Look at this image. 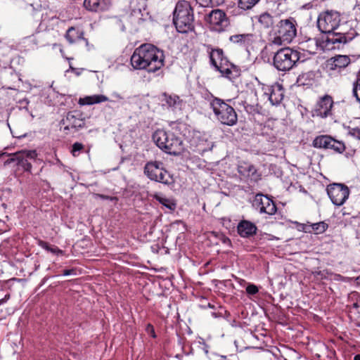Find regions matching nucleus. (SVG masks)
I'll return each instance as SVG.
<instances>
[{"label":"nucleus","instance_id":"f257e3e1","mask_svg":"<svg viewBox=\"0 0 360 360\" xmlns=\"http://www.w3.org/2000/svg\"><path fill=\"white\" fill-rule=\"evenodd\" d=\"M131 64L134 69L155 72L163 67L164 54L154 45L144 44L134 51L131 57Z\"/></svg>","mask_w":360,"mask_h":360},{"label":"nucleus","instance_id":"f03ea898","mask_svg":"<svg viewBox=\"0 0 360 360\" xmlns=\"http://www.w3.org/2000/svg\"><path fill=\"white\" fill-rule=\"evenodd\" d=\"M355 24L353 20H344L342 18L335 32L326 35L323 41L324 48L327 50L339 49L352 41L357 34Z\"/></svg>","mask_w":360,"mask_h":360},{"label":"nucleus","instance_id":"7ed1b4c3","mask_svg":"<svg viewBox=\"0 0 360 360\" xmlns=\"http://www.w3.org/2000/svg\"><path fill=\"white\" fill-rule=\"evenodd\" d=\"M193 13L190 3L187 1H179L173 13V22L176 30L181 33H187L193 27Z\"/></svg>","mask_w":360,"mask_h":360},{"label":"nucleus","instance_id":"20e7f679","mask_svg":"<svg viewBox=\"0 0 360 360\" xmlns=\"http://www.w3.org/2000/svg\"><path fill=\"white\" fill-rule=\"evenodd\" d=\"M153 139L156 145L167 153L177 155L184 150L183 141L172 133L158 129L154 132Z\"/></svg>","mask_w":360,"mask_h":360},{"label":"nucleus","instance_id":"39448f33","mask_svg":"<svg viewBox=\"0 0 360 360\" xmlns=\"http://www.w3.org/2000/svg\"><path fill=\"white\" fill-rule=\"evenodd\" d=\"M302 59V53L290 48H283L278 50L274 56L273 63L279 71H288L296 65Z\"/></svg>","mask_w":360,"mask_h":360},{"label":"nucleus","instance_id":"423d86ee","mask_svg":"<svg viewBox=\"0 0 360 360\" xmlns=\"http://www.w3.org/2000/svg\"><path fill=\"white\" fill-rule=\"evenodd\" d=\"M210 106L219 122L222 124L233 126L237 123V114L231 105L223 100L214 98L210 101Z\"/></svg>","mask_w":360,"mask_h":360},{"label":"nucleus","instance_id":"0eeeda50","mask_svg":"<svg viewBox=\"0 0 360 360\" xmlns=\"http://www.w3.org/2000/svg\"><path fill=\"white\" fill-rule=\"evenodd\" d=\"M144 174L152 181L164 184L172 181L169 173L163 168V164L158 161L148 162L144 167Z\"/></svg>","mask_w":360,"mask_h":360},{"label":"nucleus","instance_id":"6e6552de","mask_svg":"<svg viewBox=\"0 0 360 360\" xmlns=\"http://www.w3.org/2000/svg\"><path fill=\"white\" fill-rule=\"evenodd\" d=\"M341 19L340 13L335 11H326L319 14L317 25L321 32L329 35L335 32L339 22H341Z\"/></svg>","mask_w":360,"mask_h":360},{"label":"nucleus","instance_id":"1a4fd4ad","mask_svg":"<svg viewBox=\"0 0 360 360\" xmlns=\"http://www.w3.org/2000/svg\"><path fill=\"white\" fill-rule=\"evenodd\" d=\"M205 20L212 30L218 32L224 31L229 24L226 13L220 9L212 10L205 16Z\"/></svg>","mask_w":360,"mask_h":360},{"label":"nucleus","instance_id":"9d476101","mask_svg":"<svg viewBox=\"0 0 360 360\" xmlns=\"http://www.w3.org/2000/svg\"><path fill=\"white\" fill-rule=\"evenodd\" d=\"M296 21L290 18L285 20H281L276 25V30H274V34L281 35V37L289 44L297 34Z\"/></svg>","mask_w":360,"mask_h":360},{"label":"nucleus","instance_id":"9b49d317","mask_svg":"<svg viewBox=\"0 0 360 360\" xmlns=\"http://www.w3.org/2000/svg\"><path fill=\"white\" fill-rule=\"evenodd\" d=\"M60 124L64 126L63 131L66 134L70 131L74 133L85 125L84 119L81 112L78 111L70 112L67 114L65 118L63 119Z\"/></svg>","mask_w":360,"mask_h":360},{"label":"nucleus","instance_id":"f8f14e48","mask_svg":"<svg viewBox=\"0 0 360 360\" xmlns=\"http://www.w3.org/2000/svg\"><path fill=\"white\" fill-rule=\"evenodd\" d=\"M37 155L35 150H21L13 154L11 158L5 161L4 165L16 162V165L22 167L25 171L30 172L32 164L29 160H35Z\"/></svg>","mask_w":360,"mask_h":360},{"label":"nucleus","instance_id":"ddd939ff","mask_svg":"<svg viewBox=\"0 0 360 360\" xmlns=\"http://www.w3.org/2000/svg\"><path fill=\"white\" fill-rule=\"evenodd\" d=\"M327 193L334 205L341 206L348 198L349 190L348 187L344 184H333L328 186Z\"/></svg>","mask_w":360,"mask_h":360},{"label":"nucleus","instance_id":"4468645a","mask_svg":"<svg viewBox=\"0 0 360 360\" xmlns=\"http://www.w3.org/2000/svg\"><path fill=\"white\" fill-rule=\"evenodd\" d=\"M313 146L315 148L333 149L339 153L343 152L345 148L342 142L337 141L327 135H321L316 137L313 141Z\"/></svg>","mask_w":360,"mask_h":360},{"label":"nucleus","instance_id":"2eb2a0df","mask_svg":"<svg viewBox=\"0 0 360 360\" xmlns=\"http://www.w3.org/2000/svg\"><path fill=\"white\" fill-rule=\"evenodd\" d=\"M264 96L266 98L272 105H279L284 98V89L278 83L273 85H264L262 87Z\"/></svg>","mask_w":360,"mask_h":360},{"label":"nucleus","instance_id":"dca6fc26","mask_svg":"<svg viewBox=\"0 0 360 360\" xmlns=\"http://www.w3.org/2000/svg\"><path fill=\"white\" fill-rule=\"evenodd\" d=\"M253 206L259 210L260 213L273 215L276 212L277 208L274 201L266 195L257 193L253 200Z\"/></svg>","mask_w":360,"mask_h":360},{"label":"nucleus","instance_id":"f3484780","mask_svg":"<svg viewBox=\"0 0 360 360\" xmlns=\"http://www.w3.org/2000/svg\"><path fill=\"white\" fill-rule=\"evenodd\" d=\"M351 60L349 56L345 55H338L330 58L326 63V68L331 71L340 72L350 63Z\"/></svg>","mask_w":360,"mask_h":360},{"label":"nucleus","instance_id":"a211bd4d","mask_svg":"<svg viewBox=\"0 0 360 360\" xmlns=\"http://www.w3.org/2000/svg\"><path fill=\"white\" fill-rule=\"evenodd\" d=\"M110 6V0H84V6L87 10L94 12L106 11Z\"/></svg>","mask_w":360,"mask_h":360},{"label":"nucleus","instance_id":"6ab92c4d","mask_svg":"<svg viewBox=\"0 0 360 360\" xmlns=\"http://www.w3.org/2000/svg\"><path fill=\"white\" fill-rule=\"evenodd\" d=\"M210 58L212 65L219 71L227 64L228 60L224 56L223 50L221 49H212Z\"/></svg>","mask_w":360,"mask_h":360},{"label":"nucleus","instance_id":"aec40b11","mask_svg":"<svg viewBox=\"0 0 360 360\" xmlns=\"http://www.w3.org/2000/svg\"><path fill=\"white\" fill-rule=\"evenodd\" d=\"M238 233L241 237L248 238L255 235L257 232V226L255 224L248 220H242L237 226Z\"/></svg>","mask_w":360,"mask_h":360},{"label":"nucleus","instance_id":"412c9836","mask_svg":"<svg viewBox=\"0 0 360 360\" xmlns=\"http://www.w3.org/2000/svg\"><path fill=\"white\" fill-rule=\"evenodd\" d=\"M333 103V102L330 96H325L323 98H321V99L318 103V115L323 117H326L328 115H330Z\"/></svg>","mask_w":360,"mask_h":360},{"label":"nucleus","instance_id":"4be33fe9","mask_svg":"<svg viewBox=\"0 0 360 360\" xmlns=\"http://www.w3.org/2000/svg\"><path fill=\"white\" fill-rule=\"evenodd\" d=\"M229 40L234 44L248 46L254 41V35L252 34H235L231 36Z\"/></svg>","mask_w":360,"mask_h":360},{"label":"nucleus","instance_id":"5701e85b","mask_svg":"<svg viewBox=\"0 0 360 360\" xmlns=\"http://www.w3.org/2000/svg\"><path fill=\"white\" fill-rule=\"evenodd\" d=\"M219 72L229 79H233L240 75L239 68L229 61H227V64H225L224 68H222Z\"/></svg>","mask_w":360,"mask_h":360},{"label":"nucleus","instance_id":"b1692460","mask_svg":"<svg viewBox=\"0 0 360 360\" xmlns=\"http://www.w3.org/2000/svg\"><path fill=\"white\" fill-rule=\"evenodd\" d=\"M84 33L82 30L75 27H70L66 32L65 38L70 43L73 44L84 39Z\"/></svg>","mask_w":360,"mask_h":360},{"label":"nucleus","instance_id":"393cba45","mask_svg":"<svg viewBox=\"0 0 360 360\" xmlns=\"http://www.w3.org/2000/svg\"><path fill=\"white\" fill-rule=\"evenodd\" d=\"M324 40H325V39H323L322 40L321 43H319V40L317 39H316V38L309 39L305 42V47L307 49V51L309 52L310 53H316V51L319 49H320V50H323V49L327 50L323 46V41Z\"/></svg>","mask_w":360,"mask_h":360},{"label":"nucleus","instance_id":"a878e982","mask_svg":"<svg viewBox=\"0 0 360 360\" xmlns=\"http://www.w3.org/2000/svg\"><path fill=\"white\" fill-rule=\"evenodd\" d=\"M162 97V101H165L169 107L174 108H180L181 107L182 101L178 96L164 93Z\"/></svg>","mask_w":360,"mask_h":360},{"label":"nucleus","instance_id":"bb28decb","mask_svg":"<svg viewBox=\"0 0 360 360\" xmlns=\"http://www.w3.org/2000/svg\"><path fill=\"white\" fill-rule=\"evenodd\" d=\"M153 198L161 203L162 205L166 207L170 210H174L176 208V203L174 201L163 195L162 193H155L153 195Z\"/></svg>","mask_w":360,"mask_h":360},{"label":"nucleus","instance_id":"cd10ccee","mask_svg":"<svg viewBox=\"0 0 360 360\" xmlns=\"http://www.w3.org/2000/svg\"><path fill=\"white\" fill-rule=\"evenodd\" d=\"M259 25L264 29H269L274 24V18L269 13H262L258 18Z\"/></svg>","mask_w":360,"mask_h":360},{"label":"nucleus","instance_id":"c85d7f7f","mask_svg":"<svg viewBox=\"0 0 360 360\" xmlns=\"http://www.w3.org/2000/svg\"><path fill=\"white\" fill-rule=\"evenodd\" d=\"M108 101V98L104 95H94L86 96L83 99V104L92 105Z\"/></svg>","mask_w":360,"mask_h":360},{"label":"nucleus","instance_id":"c756f323","mask_svg":"<svg viewBox=\"0 0 360 360\" xmlns=\"http://www.w3.org/2000/svg\"><path fill=\"white\" fill-rule=\"evenodd\" d=\"M39 245L42 248L46 250L47 251H49L53 254L58 255L63 254V251L60 250L58 247L49 245L47 243H46L44 241H40Z\"/></svg>","mask_w":360,"mask_h":360},{"label":"nucleus","instance_id":"7c9ffc66","mask_svg":"<svg viewBox=\"0 0 360 360\" xmlns=\"http://www.w3.org/2000/svg\"><path fill=\"white\" fill-rule=\"evenodd\" d=\"M312 229L316 234L323 233L326 231L328 225L324 221H320L311 225Z\"/></svg>","mask_w":360,"mask_h":360},{"label":"nucleus","instance_id":"2f4dec72","mask_svg":"<svg viewBox=\"0 0 360 360\" xmlns=\"http://www.w3.org/2000/svg\"><path fill=\"white\" fill-rule=\"evenodd\" d=\"M259 0H239L238 6L241 9L248 10L252 8Z\"/></svg>","mask_w":360,"mask_h":360},{"label":"nucleus","instance_id":"473e14b6","mask_svg":"<svg viewBox=\"0 0 360 360\" xmlns=\"http://www.w3.org/2000/svg\"><path fill=\"white\" fill-rule=\"evenodd\" d=\"M276 37L271 41L269 45H276V46H281L283 44H287L286 41L281 37V35L275 34Z\"/></svg>","mask_w":360,"mask_h":360},{"label":"nucleus","instance_id":"72a5a7b5","mask_svg":"<svg viewBox=\"0 0 360 360\" xmlns=\"http://www.w3.org/2000/svg\"><path fill=\"white\" fill-rule=\"evenodd\" d=\"M140 0H131L130 2V7L131 8L132 12L134 13H141V9L143 6H136V4H139Z\"/></svg>","mask_w":360,"mask_h":360},{"label":"nucleus","instance_id":"f704fd0d","mask_svg":"<svg viewBox=\"0 0 360 360\" xmlns=\"http://www.w3.org/2000/svg\"><path fill=\"white\" fill-rule=\"evenodd\" d=\"M84 148L83 145L80 143L76 142L72 145V153L74 156H77V152L80 151Z\"/></svg>","mask_w":360,"mask_h":360},{"label":"nucleus","instance_id":"c9c22d12","mask_svg":"<svg viewBox=\"0 0 360 360\" xmlns=\"http://www.w3.org/2000/svg\"><path fill=\"white\" fill-rule=\"evenodd\" d=\"M246 291L250 295H255L258 292V288L253 284H250L246 288Z\"/></svg>","mask_w":360,"mask_h":360},{"label":"nucleus","instance_id":"e433bc0d","mask_svg":"<svg viewBox=\"0 0 360 360\" xmlns=\"http://www.w3.org/2000/svg\"><path fill=\"white\" fill-rule=\"evenodd\" d=\"M212 6H219L225 2V0H207Z\"/></svg>","mask_w":360,"mask_h":360},{"label":"nucleus","instance_id":"4c0bfd02","mask_svg":"<svg viewBox=\"0 0 360 360\" xmlns=\"http://www.w3.org/2000/svg\"><path fill=\"white\" fill-rule=\"evenodd\" d=\"M209 146L207 148H203L200 146V144L198 146V150L199 153H204L208 150H212V147L214 146V144L212 143H210L208 144Z\"/></svg>","mask_w":360,"mask_h":360},{"label":"nucleus","instance_id":"58836bf2","mask_svg":"<svg viewBox=\"0 0 360 360\" xmlns=\"http://www.w3.org/2000/svg\"><path fill=\"white\" fill-rule=\"evenodd\" d=\"M350 134L360 140V129L355 128L350 131Z\"/></svg>","mask_w":360,"mask_h":360},{"label":"nucleus","instance_id":"ea45409f","mask_svg":"<svg viewBox=\"0 0 360 360\" xmlns=\"http://www.w3.org/2000/svg\"><path fill=\"white\" fill-rule=\"evenodd\" d=\"M75 270L72 269H65L63 272V276H69V275H75Z\"/></svg>","mask_w":360,"mask_h":360},{"label":"nucleus","instance_id":"a19ab883","mask_svg":"<svg viewBox=\"0 0 360 360\" xmlns=\"http://www.w3.org/2000/svg\"><path fill=\"white\" fill-rule=\"evenodd\" d=\"M9 295H6L4 299L0 300V305L4 303L7 299H8Z\"/></svg>","mask_w":360,"mask_h":360},{"label":"nucleus","instance_id":"79ce46f5","mask_svg":"<svg viewBox=\"0 0 360 360\" xmlns=\"http://www.w3.org/2000/svg\"><path fill=\"white\" fill-rule=\"evenodd\" d=\"M70 70H71L72 72H75V73H76L77 75H79V73L78 72H76V69H75V68H72V66H70Z\"/></svg>","mask_w":360,"mask_h":360},{"label":"nucleus","instance_id":"37998d69","mask_svg":"<svg viewBox=\"0 0 360 360\" xmlns=\"http://www.w3.org/2000/svg\"><path fill=\"white\" fill-rule=\"evenodd\" d=\"M114 96L118 98V99H122L123 98L120 95V94H115Z\"/></svg>","mask_w":360,"mask_h":360},{"label":"nucleus","instance_id":"c03bdc74","mask_svg":"<svg viewBox=\"0 0 360 360\" xmlns=\"http://www.w3.org/2000/svg\"><path fill=\"white\" fill-rule=\"evenodd\" d=\"M354 360H360V354L354 356Z\"/></svg>","mask_w":360,"mask_h":360},{"label":"nucleus","instance_id":"a18cd8bd","mask_svg":"<svg viewBox=\"0 0 360 360\" xmlns=\"http://www.w3.org/2000/svg\"><path fill=\"white\" fill-rule=\"evenodd\" d=\"M148 330H151V331H152L153 333H154V331H153V326H150V325H148Z\"/></svg>","mask_w":360,"mask_h":360},{"label":"nucleus","instance_id":"49530a36","mask_svg":"<svg viewBox=\"0 0 360 360\" xmlns=\"http://www.w3.org/2000/svg\"><path fill=\"white\" fill-rule=\"evenodd\" d=\"M98 196H100L101 198H103V199H107V198H108V197L104 196V195H98Z\"/></svg>","mask_w":360,"mask_h":360},{"label":"nucleus","instance_id":"de8ad7c7","mask_svg":"<svg viewBox=\"0 0 360 360\" xmlns=\"http://www.w3.org/2000/svg\"><path fill=\"white\" fill-rule=\"evenodd\" d=\"M254 169V167H253L252 166H250V167H249V170H250V171H251V170H252V169Z\"/></svg>","mask_w":360,"mask_h":360}]
</instances>
